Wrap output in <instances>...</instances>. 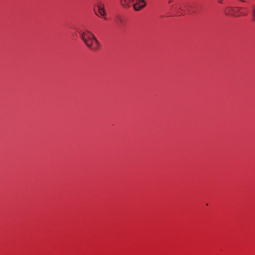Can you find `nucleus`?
I'll use <instances>...</instances> for the list:
<instances>
[{
  "instance_id": "f257e3e1",
  "label": "nucleus",
  "mask_w": 255,
  "mask_h": 255,
  "mask_svg": "<svg viewBox=\"0 0 255 255\" xmlns=\"http://www.w3.org/2000/svg\"><path fill=\"white\" fill-rule=\"evenodd\" d=\"M80 38L86 45L92 50H96L99 47V43L92 32L86 30L84 32H79Z\"/></svg>"
},
{
  "instance_id": "f03ea898",
  "label": "nucleus",
  "mask_w": 255,
  "mask_h": 255,
  "mask_svg": "<svg viewBox=\"0 0 255 255\" xmlns=\"http://www.w3.org/2000/svg\"><path fill=\"white\" fill-rule=\"evenodd\" d=\"M189 6L188 4H185L182 6L179 3L176 2L170 6V11L175 12L178 15H182V11H185L186 9L188 10Z\"/></svg>"
},
{
  "instance_id": "7ed1b4c3",
  "label": "nucleus",
  "mask_w": 255,
  "mask_h": 255,
  "mask_svg": "<svg viewBox=\"0 0 255 255\" xmlns=\"http://www.w3.org/2000/svg\"><path fill=\"white\" fill-rule=\"evenodd\" d=\"M240 9L241 8L239 7H227L225 9L224 12L226 15L235 17L240 16L241 15H246V13L240 11Z\"/></svg>"
},
{
  "instance_id": "20e7f679",
  "label": "nucleus",
  "mask_w": 255,
  "mask_h": 255,
  "mask_svg": "<svg viewBox=\"0 0 255 255\" xmlns=\"http://www.w3.org/2000/svg\"><path fill=\"white\" fill-rule=\"evenodd\" d=\"M146 6V3L144 0H136L135 3L133 4V7L135 11H139Z\"/></svg>"
},
{
  "instance_id": "39448f33",
  "label": "nucleus",
  "mask_w": 255,
  "mask_h": 255,
  "mask_svg": "<svg viewBox=\"0 0 255 255\" xmlns=\"http://www.w3.org/2000/svg\"><path fill=\"white\" fill-rule=\"evenodd\" d=\"M134 0H120L121 5L125 8H128L131 5Z\"/></svg>"
},
{
  "instance_id": "423d86ee",
  "label": "nucleus",
  "mask_w": 255,
  "mask_h": 255,
  "mask_svg": "<svg viewBox=\"0 0 255 255\" xmlns=\"http://www.w3.org/2000/svg\"><path fill=\"white\" fill-rule=\"evenodd\" d=\"M97 7L98 8L99 14L101 16H104L105 14L104 5L102 3H98Z\"/></svg>"
},
{
  "instance_id": "0eeeda50",
  "label": "nucleus",
  "mask_w": 255,
  "mask_h": 255,
  "mask_svg": "<svg viewBox=\"0 0 255 255\" xmlns=\"http://www.w3.org/2000/svg\"><path fill=\"white\" fill-rule=\"evenodd\" d=\"M253 19L255 21V6L254 7L253 10Z\"/></svg>"
},
{
  "instance_id": "6e6552de",
  "label": "nucleus",
  "mask_w": 255,
  "mask_h": 255,
  "mask_svg": "<svg viewBox=\"0 0 255 255\" xmlns=\"http://www.w3.org/2000/svg\"><path fill=\"white\" fill-rule=\"evenodd\" d=\"M174 1V0H168V3H171L172 2H173Z\"/></svg>"
},
{
  "instance_id": "1a4fd4ad",
  "label": "nucleus",
  "mask_w": 255,
  "mask_h": 255,
  "mask_svg": "<svg viewBox=\"0 0 255 255\" xmlns=\"http://www.w3.org/2000/svg\"><path fill=\"white\" fill-rule=\"evenodd\" d=\"M239 1L242 2H246V0H238Z\"/></svg>"
},
{
  "instance_id": "9d476101",
  "label": "nucleus",
  "mask_w": 255,
  "mask_h": 255,
  "mask_svg": "<svg viewBox=\"0 0 255 255\" xmlns=\"http://www.w3.org/2000/svg\"><path fill=\"white\" fill-rule=\"evenodd\" d=\"M218 1L219 3H222L223 2V0H218Z\"/></svg>"
},
{
  "instance_id": "9b49d317",
  "label": "nucleus",
  "mask_w": 255,
  "mask_h": 255,
  "mask_svg": "<svg viewBox=\"0 0 255 255\" xmlns=\"http://www.w3.org/2000/svg\"><path fill=\"white\" fill-rule=\"evenodd\" d=\"M119 20L122 22V19L121 18L119 19Z\"/></svg>"
}]
</instances>
